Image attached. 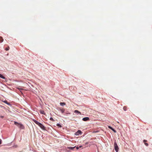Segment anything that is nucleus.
Wrapping results in <instances>:
<instances>
[{
	"label": "nucleus",
	"instance_id": "9b49d317",
	"mask_svg": "<svg viewBox=\"0 0 152 152\" xmlns=\"http://www.w3.org/2000/svg\"><path fill=\"white\" fill-rule=\"evenodd\" d=\"M3 39L2 37H0V42H2L3 41Z\"/></svg>",
	"mask_w": 152,
	"mask_h": 152
},
{
	"label": "nucleus",
	"instance_id": "4468645a",
	"mask_svg": "<svg viewBox=\"0 0 152 152\" xmlns=\"http://www.w3.org/2000/svg\"><path fill=\"white\" fill-rule=\"evenodd\" d=\"M0 77L3 79H5V77L1 74H0Z\"/></svg>",
	"mask_w": 152,
	"mask_h": 152
},
{
	"label": "nucleus",
	"instance_id": "a211bd4d",
	"mask_svg": "<svg viewBox=\"0 0 152 152\" xmlns=\"http://www.w3.org/2000/svg\"><path fill=\"white\" fill-rule=\"evenodd\" d=\"M145 144L146 146H148V144L147 143H145Z\"/></svg>",
	"mask_w": 152,
	"mask_h": 152
},
{
	"label": "nucleus",
	"instance_id": "0eeeda50",
	"mask_svg": "<svg viewBox=\"0 0 152 152\" xmlns=\"http://www.w3.org/2000/svg\"><path fill=\"white\" fill-rule=\"evenodd\" d=\"M108 127L109 129H111L112 130H113L115 133H116V131H115V130H114L113 128L110 126H108Z\"/></svg>",
	"mask_w": 152,
	"mask_h": 152
},
{
	"label": "nucleus",
	"instance_id": "6e6552de",
	"mask_svg": "<svg viewBox=\"0 0 152 152\" xmlns=\"http://www.w3.org/2000/svg\"><path fill=\"white\" fill-rule=\"evenodd\" d=\"M39 113L41 114L44 115H45V112L43 110H40L39 111Z\"/></svg>",
	"mask_w": 152,
	"mask_h": 152
},
{
	"label": "nucleus",
	"instance_id": "f03ea898",
	"mask_svg": "<svg viewBox=\"0 0 152 152\" xmlns=\"http://www.w3.org/2000/svg\"><path fill=\"white\" fill-rule=\"evenodd\" d=\"M14 124L15 125H16L18 126L21 129H24V127L23 125L22 124L18 123L15 121L14 122Z\"/></svg>",
	"mask_w": 152,
	"mask_h": 152
},
{
	"label": "nucleus",
	"instance_id": "393cba45",
	"mask_svg": "<svg viewBox=\"0 0 152 152\" xmlns=\"http://www.w3.org/2000/svg\"><path fill=\"white\" fill-rule=\"evenodd\" d=\"M6 102H7V101H6ZM5 102L6 103H7V102H6V101Z\"/></svg>",
	"mask_w": 152,
	"mask_h": 152
},
{
	"label": "nucleus",
	"instance_id": "5701e85b",
	"mask_svg": "<svg viewBox=\"0 0 152 152\" xmlns=\"http://www.w3.org/2000/svg\"><path fill=\"white\" fill-rule=\"evenodd\" d=\"M1 140L0 139V144H1Z\"/></svg>",
	"mask_w": 152,
	"mask_h": 152
},
{
	"label": "nucleus",
	"instance_id": "f8f14e48",
	"mask_svg": "<svg viewBox=\"0 0 152 152\" xmlns=\"http://www.w3.org/2000/svg\"><path fill=\"white\" fill-rule=\"evenodd\" d=\"M123 109L124 110L126 111L127 109V107L126 106H125L124 107Z\"/></svg>",
	"mask_w": 152,
	"mask_h": 152
},
{
	"label": "nucleus",
	"instance_id": "dca6fc26",
	"mask_svg": "<svg viewBox=\"0 0 152 152\" xmlns=\"http://www.w3.org/2000/svg\"><path fill=\"white\" fill-rule=\"evenodd\" d=\"M57 126H59V127H61V125H60V124H57Z\"/></svg>",
	"mask_w": 152,
	"mask_h": 152
},
{
	"label": "nucleus",
	"instance_id": "ddd939ff",
	"mask_svg": "<svg viewBox=\"0 0 152 152\" xmlns=\"http://www.w3.org/2000/svg\"><path fill=\"white\" fill-rule=\"evenodd\" d=\"M60 104L61 106H63L65 105V103L64 102H60Z\"/></svg>",
	"mask_w": 152,
	"mask_h": 152
},
{
	"label": "nucleus",
	"instance_id": "aec40b11",
	"mask_svg": "<svg viewBox=\"0 0 152 152\" xmlns=\"http://www.w3.org/2000/svg\"><path fill=\"white\" fill-rule=\"evenodd\" d=\"M147 141V140H143V142L145 143V142H146Z\"/></svg>",
	"mask_w": 152,
	"mask_h": 152
},
{
	"label": "nucleus",
	"instance_id": "4be33fe9",
	"mask_svg": "<svg viewBox=\"0 0 152 152\" xmlns=\"http://www.w3.org/2000/svg\"><path fill=\"white\" fill-rule=\"evenodd\" d=\"M99 132L98 131H94V133H96V132Z\"/></svg>",
	"mask_w": 152,
	"mask_h": 152
},
{
	"label": "nucleus",
	"instance_id": "7ed1b4c3",
	"mask_svg": "<svg viewBox=\"0 0 152 152\" xmlns=\"http://www.w3.org/2000/svg\"><path fill=\"white\" fill-rule=\"evenodd\" d=\"M114 146L115 151L116 152H117L118 151L119 148L116 141H115L114 142Z\"/></svg>",
	"mask_w": 152,
	"mask_h": 152
},
{
	"label": "nucleus",
	"instance_id": "20e7f679",
	"mask_svg": "<svg viewBox=\"0 0 152 152\" xmlns=\"http://www.w3.org/2000/svg\"><path fill=\"white\" fill-rule=\"evenodd\" d=\"M82 132L80 130H78L75 133V134L76 135H79L80 134H81Z\"/></svg>",
	"mask_w": 152,
	"mask_h": 152
},
{
	"label": "nucleus",
	"instance_id": "39448f33",
	"mask_svg": "<svg viewBox=\"0 0 152 152\" xmlns=\"http://www.w3.org/2000/svg\"><path fill=\"white\" fill-rule=\"evenodd\" d=\"M58 110L62 113H64L65 111V109H64L61 108H59Z\"/></svg>",
	"mask_w": 152,
	"mask_h": 152
},
{
	"label": "nucleus",
	"instance_id": "f257e3e1",
	"mask_svg": "<svg viewBox=\"0 0 152 152\" xmlns=\"http://www.w3.org/2000/svg\"><path fill=\"white\" fill-rule=\"evenodd\" d=\"M33 121L36 124L38 125L42 130H45V127L42 124L35 119H33Z\"/></svg>",
	"mask_w": 152,
	"mask_h": 152
},
{
	"label": "nucleus",
	"instance_id": "b1692460",
	"mask_svg": "<svg viewBox=\"0 0 152 152\" xmlns=\"http://www.w3.org/2000/svg\"><path fill=\"white\" fill-rule=\"evenodd\" d=\"M82 147V146L80 145V146H79V148H81Z\"/></svg>",
	"mask_w": 152,
	"mask_h": 152
},
{
	"label": "nucleus",
	"instance_id": "1a4fd4ad",
	"mask_svg": "<svg viewBox=\"0 0 152 152\" xmlns=\"http://www.w3.org/2000/svg\"><path fill=\"white\" fill-rule=\"evenodd\" d=\"M74 113H78L81 114V113L77 110H75L74 111Z\"/></svg>",
	"mask_w": 152,
	"mask_h": 152
},
{
	"label": "nucleus",
	"instance_id": "9d476101",
	"mask_svg": "<svg viewBox=\"0 0 152 152\" xmlns=\"http://www.w3.org/2000/svg\"><path fill=\"white\" fill-rule=\"evenodd\" d=\"M75 147H76V146H75L74 147H68L67 148L69 149H70L71 150H73V149Z\"/></svg>",
	"mask_w": 152,
	"mask_h": 152
},
{
	"label": "nucleus",
	"instance_id": "2eb2a0df",
	"mask_svg": "<svg viewBox=\"0 0 152 152\" xmlns=\"http://www.w3.org/2000/svg\"><path fill=\"white\" fill-rule=\"evenodd\" d=\"M9 48H10L8 46L7 48H5V50H7V51L8 50H9Z\"/></svg>",
	"mask_w": 152,
	"mask_h": 152
},
{
	"label": "nucleus",
	"instance_id": "6ab92c4d",
	"mask_svg": "<svg viewBox=\"0 0 152 152\" xmlns=\"http://www.w3.org/2000/svg\"><path fill=\"white\" fill-rule=\"evenodd\" d=\"M4 117V116H0V118H3Z\"/></svg>",
	"mask_w": 152,
	"mask_h": 152
},
{
	"label": "nucleus",
	"instance_id": "f3484780",
	"mask_svg": "<svg viewBox=\"0 0 152 152\" xmlns=\"http://www.w3.org/2000/svg\"><path fill=\"white\" fill-rule=\"evenodd\" d=\"M50 120L52 121H54V120L53 119V118L51 117L50 118Z\"/></svg>",
	"mask_w": 152,
	"mask_h": 152
},
{
	"label": "nucleus",
	"instance_id": "412c9836",
	"mask_svg": "<svg viewBox=\"0 0 152 152\" xmlns=\"http://www.w3.org/2000/svg\"><path fill=\"white\" fill-rule=\"evenodd\" d=\"M76 148L77 149H78L79 148V147L77 146L76 147Z\"/></svg>",
	"mask_w": 152,
	"mask_h": 152
},
{
	"label": "nucleus",
	"instance_id": "423d86ee",
	"mask_svg": "<svg viewBox=\"0 0 152 152\" xmlns=\"http://www.w3.org/2000/svg\"><path fill=\"white\" fill-rule=\"evenodd\" d=\"M89 118L88 117L84 118L82 119L84 121H87L89 120Z\"/></svg>",
	"mask_w": 152,
	"mask_h": 152
}]
</instances>
